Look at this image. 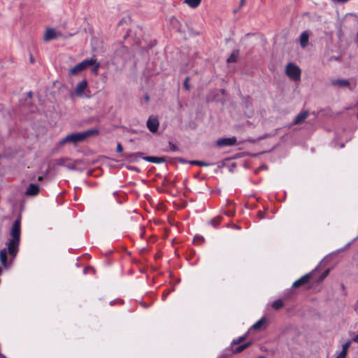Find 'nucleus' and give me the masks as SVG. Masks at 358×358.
Here are the masks:
<instances>
[{
	"mask_svg": "<svg viewBox=\"0 0 358 358\" xmlns=\"http://www.w3.org/2000/svg\"><path fill=\"white\" fill-rule=\"evenodd\" d=\"M251 342H248L241 345H239L238 346L236 345H231V350L232 354H238L241 352H243L244 350H245L247 348L250 346Z\"/></svg>",
	"mask_w": 358,
	"mask_h": 358,
	"instance_id": "10",
	"label": "nucleus"
},
{
	"mask_svg": "<svg viewBox=\"0 0 358 358\" xmlns=\"http://www.w3.org/2000/svg\"><path fill=\"white\" fill-rule=\"evenodd\" d=\"M357 39H358V32H357Z\"/></svg>",
	"mask_w": 358,
	"mask_h": 358,
	"instance_id": "44",
	"label": "nucleus"
},
{
	"mask_svg": "<svg viewBox=\"0 0 358 358\" xmlns=\"http://www.w3.org/2000/svg\"><path fill=\"white\" fill-rule=\"evenodd\" d=\"M28 96H29V97H31V96H32V93H31V92H29L28 93Z\"/></svg>",
	"mask_w": 358,
	"mask_h": 358,
	"instance_id": "38",
	"label": "nucleus"
},
{
	"mask_svg": "<svg viewBox=\"0 0 358 358\" xmlns=\"http://www.w3.org/2000/svg\"><path fill=\"white\" fill-rule=\"evenodd\" d=\"M145 99H146L147 101H148V100H149V96H145Z\"/></svg>",
	"mask_w": 358,
	"mask_h": 358,
	"instance_id": "39",
	"label": "nucleus"
},
{
	"mask_svg": "<svg viewBox=\"0 0 358 358\" xmlns=\"http://www.w3.org/2000/svg\"><path fill=\"white\" fill-rule=\"evenodd\" d=\"M241 4H243L244 3V0H241Z\"/></svg>",
	"mask_w": 358,
	"mask_h": 358,
	"instance_id": "42",
	"label": "nucleus"
},
{
	"mask_svg": "<svg viewBox=\"0 0 358 358\" xmlns=\"http://www.w3.org/2000/svg\"><path fill=\"white\" fill-rule=\"evenodd\" d=\"M309 112L303 110L299 113L294 120V124H299L302 123L308 116Z\"/></svg>",
	"mask_w": 358,
	"mask_h": 358,
	"instance_id": "11",
	"label": "nucleus"
},
{
	"mask_svg": "<svg viewBox=\"0 0 358 358\" xmlns=\"http://www.w3.org/2000/svg\"><path fill=\"white\" fill-rule=\"evenodd\" d=\"M116 151L117 152H123V148H122L121 143H117Z\"/></svg>",
	"mask_w": 358,
	"mask_h": 358,
	"instance_id": "33",
	"label": "nucleus"
},
{
	"mask_svg": "<svg viewBox=\"0 0 358 358\" xmlns=\"http://www.w3.org/2000/svg\"><path fill=\"white\" fill-rule=\"evenodd\" d=\"M238 50H234L231 54V55L228 57V59H227V63H233V62H236V60H237V58L238 57Z\"/></svg>",
	"mask_w": 358,
	"mask_h": 358,
	"instance_id": "19",
	"label": "nucleus"
},
{
	"mask_svg": "<svg viewBox=\"0 0 358 358\" xmlns=\"http://www.w3.org/2000/svg\"><path fill=\"white\" fill-rule=\"evenodd\" d=\"M329 269L325 270L320 276L318 281H322L324 279H325L327 277V275H329Z\"/></svg>",
	"mask_w": 358,
	"mask_h": 358,
	"instance_id": "27",
	"label": "nucleus"
},
{
	"mask_svg": "<svg viewBox=\"0 0 358 358\" xmlns=\"http://www.w3.org/2000/svg\"><path fill=\"white\" fill-rule=\"evenodd\" d=\"M1 271H1V268H0V274L1 273Z\"/></svg>",
	"mask_w": 358,
	"mask_h": 358,
	"instance_id": "43",
	"label": "nucleus"
},
{
	"mask_svg": "<svg viewBox=\"0 0 358 358\" xmlns=\"http://www.w3.org/2000/svg\"><path fill=\"white\" fill-rule=\"evenodd\" d=\"M353 341L358 343V334L353 338Z\"/></svg>",
	"mask_w": 358,
	"mask_h": 358,
	"instance_id": "36",
	"label": "nucleus"
},
{
	"mask_svg": "<svg viewBox=\"0 0 358 358\" xmlns=\"http://www.w3.org/2000/svg\"><path fill=\"white\" fill-rule=\"evenodd\" d=\"M143 159L149 162L154 163V164H162L165 162L166 159L163 157H153V156H148L145 157Z\"/></svg>",
	"mask_w": 358,
	"mask_h": 358,
	"instance_id": "14",
	"label": "nucleus"
},
{
	"mask_svg": "<svg viewBox=\"0 0 358 358\" xmlns=\"http://www.w3.org/2000/svg\"><path fill=\"white\" fill-rule=\"evenodd\" d=\"M30 60H31V62H33V57L31 56Z\"/></svg>",
	"mask_w": 358,
	"mask_h": 358,
	"instance_id": "40",
	"label": "nucleus"
},
{
	"mask_svg": "<svg viewBox=\"0 0 358 358\" xmlns=\"http://www.w3.org/2000/svg\"><path fill=\"white\" fill-rule=\"evenodd\" d=\"M246 339V335L238 337L236 339L232 341L231 345H238L243 342Z\"/></svg>",
	"mask_w": 358,
	"mask_h": 358,
	"instance_id": "22",
	"label": "nucleus"
},
{
	"mask_svg": "<svg viewBox=\"0 0 358 358\" xmlns=\"http://www.w3.org/2000/svg\"><path fill=\"white\" fill-rule=\"evenodd\" d=\"M10 235L11 238L6 243L7 249L0 250V262L7 268L13 263L19 251L21 235V216L20 215L13 222Z\"/></svg>",
	"mask_w": 358,
	"mask_h": 358,
	"instance_id": "1",
	"label": "nucleus"
},
{
	"mask_svg": "<svg viewBox=\"0 0 358 358\" xmlns=\"http://www.w3.org/2000/svg\"><path fill=\"white\" fill-rule=\"evenodd\" d=\"M93 67L92 69V72L95 75L98 74L99 69V63L96 62V59H95V63L92 65Z\"/></svg>",
	"mask_w": 358,
	"mask_h": 358,
	"instance_id": "24",
	"label": "nucleus"
},
{
	"mask_svg": "<svg viewBox=\"0 0 358 358\" xmlns=\"http://www.w3.org/2000/svg\"><path fill=\"white\" fill-rule=\"evenodd\" d=\"M222 218V217L221 216H217L215 217H213V219L210 220V223L211 224V225L216 227L221 222Z\"/></svg>",
	"mask_w": 358,
	"mask_h": 358,
	"instance_id": "23",
	"label": "nucleus"
},
{
	"mask_svg": "<svg viewBox=\"0 0 358 358\" xmlns=\"http://www.w3.org/2000/svg\"><path fill=\"white\" fill-rule=\"evenodd\" d=\"M284 306V303L281 299L275 300L272 303V308L276 310H280Z\"/></svg>",
	"mask_w": 358,
	"mask_h": 358,
	"instance_id": "20",
	"label": "nucleus"
},
{
	"mask_svg": "<svg viewBox=\"0 0 358 358\" xmlns=\"http://www.w3.org/2000/svg\"><path fill=\"white\" fill-rule=\"evenodd\" d=\"M257 217L260 220L264 219L265 218V213L262 210H259L257 212Z\"/></svg>",
	"mask_w": 358,
	"mask_h": 358,
	"instance_id": "31",
	"label": "nucleus"
},
{
	"mask_svg": "<svg viewBox=\"0 0 358 358\" xmlns=\"http://www.w3.org/2000/svg\"><path fill=\"white\" fill-rule=\"evenodd\" d=\"M87 87V82L86 80H82L78 83L77 87L75 89V93L78 96H81L84 92V91Z\"/></svg>",
	"mask_w": 358,
	"mask_h": 358,
	"instance_id": "9",
	"label": "nucleus"
},
{
	"mask_svg": "<svg viewBox=\"0 0 358 358\" xmlns=\"http://www.w3.org/2000/svg\"><path fill=\"white\" fill-rule=\"evenodd\" d=\"M170 293V291H164V293H163V295H162V300H165L167 295Z\"/></svg>",
	"mask_w": 358,
	"mask_h": 358,
	"instance_id": "34",
	"label": "nucleus"
},
{
	"mask_svg": "<svg viewBox=\"0 0 358 358\" xmlns=\"http://www.w3.org/2000/svg\"><path fill=\"white\" fill-rule=\"evenodd\" d=\"M169 147L170 150H171L173 152H176V151L178 150V148L171 142L169 143Z\"/></svg>",
	"mask_w": 358,
	"mask_h": 358,
	"instance_id": "28",
	"label": "nucleus"
},
{
	"mask_svg": "<svg viewBox=\"0 0 358 358\" xmlns=\"http://www.w3.org/2000/svg\"><path fill=\"white\" fill-rule=\"evenodd\" d=\"M89 271H92V273H94L95 270L93 267H91V266H87V267L85 268L83 270V273L85 274L87 273Z\"/></svg>",
	"mask_w": 358,
	"mask_h": 358,
	"instance_id": "29",
	"label": "nucleus"
},
{
	"mask_svg": "<svg viewBox=\"0 0 358 358\" xmlns=\"http://www.w3.org/2000/svg\"><path fill=\"white\" fill-rule=\"evenodd\" d=\"M265 322L266 320L264 318H262L252 325V328L255 330L259 329L265 324Z\"/></svg>",
	"mask_w": 358,
	"mask_h": 358,
	"instance_id": "21",
	"label": "nucleus"
},
{
	"mask_svg": "<svg viewBox=\"0 0 358 358\" xmlns=\"http://www.w3.org/2000/svg\"><path fill=\"white\" fill-rule=\"evenodd\" d=\"M147 127L152 133H156L158 131L159 122L157 116H150L146 123Z\"/></svg>",
	"mask_w": 358,
	"mask_h": 358,
	"instance_id": "6",
	"label": "nucleus"
},
{
	"mask_svg": "<svg viewBox=\"0 0 358 358\" xmlns=\"http://www.w3.org/2000/svg\"><path fill=\"white\" fill-rule=\"evenodd\" d=\"M57 36L55 31L52 28H48L44 34L43 39L45 41H49L55 39Z\"/></svg>",
	"mask_w": 358,
	"mask_h": 358,
	"instance_id": "12",
	"label": "nucleus"
},
{
	"mask_svg": "<svg viewBox=\"0 0 358 358\" xmlns=\"http://www.w3.org/2000/svg\"><path fill=\"white\" fill-rule=\"evenodd\" d=\"M98 134L99 130L96 129H88L80 133H72L60 140L59 145L62 146L66 143L76 144L79 142L85 141L89 136L96 135Z\"/></svg>",
	"mask_w": 358,
	"mask_h": 358,
	"instance_id": "2",
	"label": "nucleus"
},
{
	"mask_svg": "<svg viewBox=\"0 0 358 358\" xmlns=\"http://www.w3.org/2000/svg\"><path fill=\"white\" fill-rule=\"evenodd\" d=\"M346 355L344 352H340L338 355L336 356V358H345Z\"/></svg>",
	"mask_w": 358,
	"mask_h": 358,
	"instance_id": "35",
	"label": "nucleus"
},
{
	"mask_svg": "<svg viewBox=\"0 0 358 358\" xmlns=\"http://www.w3.org/2000/svg\"><path fill=\"white\" fill-rule=\"evenodd\" d=\"M142 155V152L123 153L122 156H124L129 162H135L138 159V157H141Z\"/></svg>",
	"mask_w": 358,
	"mask_h": 358,
	"instance_id": "17",
	"label": "nucleus"
},
{
	"mask_svg": "<svg viewBox=\"0 0 358 358\" xmlns=\"http://www.w3.org/2000/svg\"><path fill=\"white\" fill-rule=\"evenodd\" d=\"M191 164H193V165H197V166H208V164L203 162H201V161H191L189 162Z\"/></svg>",
	"mask_w": 358,
	"mask_h": 358,
	"instance_id": "26",
	"label": "nucleus"
},
{
	"mask_svg": "<svg viewBox=\"0 0 358 358\" xmlns=\"http://www.w3.org/2000/svg\"><path fill=\"white\" fill-rule=\"evenodd\" d=\"M309 34L307 31L302 32L300 35V45L302 48H306L308 44Z\"/></svg>",
	"mask_w": 358,
	"mask_h": 358,
	"instance_id": "16",
	"label": "nucleus"
},
{
	"mask_svg": "<svg viewBox=\"0 0 358 358\" xmlns=\"http://www.w3.org/2000/svg\"><path fill=\"white\" fill-rule=\"evenodd\" d=\"M69 159L67 158H59L56 160L55 164L58 166H66L69 169H75L76 166L73 164H66Z\"/></svg>",
	"mask_w": 358,
	"mask_h": 358,
	"instance_id": "15",
	"label": "nucleus"
},
{
	"mask_svg": "<svg viewBox=\"0 0 358 358\" xmlns=\"http://www.w3.org/2000/svg\"><path fill=\"white\" fill-rule=\"evenodd\" d=\"M236 143V137H231V138H223L217 140V145L219 147H223V146H231L234 145Z\"/></svg>",
	"mask_w": 358,
	"mask_h": 358,
	"instance_id": "7",
	"label": "nucleus"
},
{
	"mask_svg": "<svg viewBox=\"0 0 358 358\" xmlns=\"http://www.w3.org/2000/svg\"><path fill=\"white\" fill-rule=\"evenodd\" d=\"M201 2V0H185V3L192 8H197Z\"/></svg>",
	"mask_w": 358,
	"mask_h": 358,
	"instance_id": "18",
	"label": "nucleus"
},
{
	"mask_svg": "<svg viewBox=\"0 0 358 358\" xmlns=\"http://www.w3.org/2000/svg\"><path fill=\"white\" fill-rule=\"evenodd\" d=\"M350 345V341H348V342H346L345 344L343 345L342 350L341 352H344V354L347 355L348 350Z\"/></svg>",
	"mask_w": 358,
	"mask_h": 358,
	"instance_id": "25",
	"label": "nucleus"
},
{
	"mask_svg": "<svg viewBox=\"0 0 358 358\" xmlns=\"http://www.w3.org/2000/svg\"><path fill=\"white\" fill-rule=\"evenodd\" d=\"M39 186L36 184L31 183L27 187L25 194L29 196H36L39 193Z\"/></svg>",
	"mask_w": 358,
	"mask_h": 358,
	"instance_id": "8",
	"label": "nucleus"
},
{
	"mask_svg": "<svg viewBox=\"0 0 358 358\" xmlns=\"http://www.w3.org/2000/svg\"><path fill=\"white\" fill-rule=\"evenodd\" d=\"M189 77H187L184 81V87L186 90H189Z\"/></svg>",
	"mask_w": 358,
	"mask_h": 358,
	"instance_id": "30",
	"label": "nucleus"
},
{
	"mask_svg": "<svg viewBox=\"0 0 358 358\" xmlns=\"http://www.w3.org/2000/svg\"><path fill=\"white\" fill-rule=\"evenodd\" d=\"M314 273L315 271L313 270L311 272L301 276L300 278H299L298 280L293 282L292 287L299 288L300 287L306 285L313 278Z\"/></svg>",
	"mask_w": 358,
	"mask_h": 358,
	"instance_id": "5",
	"label": "nucleus"
},
{
	"mask_svg": "<svg viewBox=\"0 0 358 358\" xmlns=\"http://www.w3.org/2000/svg\"><path fill=\"white\" fill-rule=\"evenodd\" d=\"M129 169H130V170H136V171L138 170V169L136 168V167H129Z\"/></svg>",
	"mask_w": 358,
	"mask_h": 358,
	"instance_id": "37",
	"label": "nucleus"
},
{
	"mask_svg": "<svg viewBox=\"0 0 358 358\" xmlns=\"http://www.w3.org/2000/svg\"><path fill=\"white\" fill-rule=\"evenodd\" d=\"M285 73L293 81L297 82L301 80V70L292 62H289L286 65Z\"/></svg>",
	"mask_w": 358,
	"mask_h": 358,
	"instance_id": "3",
	"label": "nucleus"
},
{
	"mask_svg": "<svg viewBox=\"0 0 358 358\" xmlns=\"http://www.w3.org/2000/svg\"><path fill=\"white\" fill-rule=\"evenodd\" d=\"M95 63L94 58H90V59H85L83 62L78 63L75 65L69 70V74L71 76H74L80 73V71L85 70L88 68L91 65H93Z\"/></svg>",
	"mask_w": 358,
	"mask_h": 358,
	"instance_id": "4",
	"label": "nucleus"
},
{
	"mask_svg": "<svg viewBox=\"0 0 358 358\" xmlns=\"http://www.w3.org/2000/svg\"><path fill=\"white\" fill-rule=\"evenodd\" d=\"M42 180V177L41 176H39L38 177V180Z\"/></svg>",
	"mask_w": 358,
	"mask_h": 358,
	"instance_id": "41",
	"label": "nucleus"
},
{
	"mask_svg": "<svg viewBox=\"0 0 358 358\" xmlns=\"http://www.w3.org/2000/svg\"><path fill=\"white\" fill-rule=\"evenodd\" d=\"M225 214L229 216V217H231L233 216L234 214H235V211L234 210H229L225 212Z\"/></svg>",
	"mask_w": 358,
	"mask_h": 358,
	"instance_id": "32",
	"label": "nucleus"
},
{
	"mask_svg": "<svg viewBox=\"0 0 358 358\" xmlns=\"http://www.w3.org/2000/svg\"><path fill=\"white\" fill-rule=\"evenodd\" d=\"M331 85L334 87H348L350 85V82L348 80L344 79H334L331 81Z\"/></svg>",
	"mask_w": 358,
	"mask_h": 358,
	"instance_id": "13",
	"label": "nucleus"
}]
</instances>
